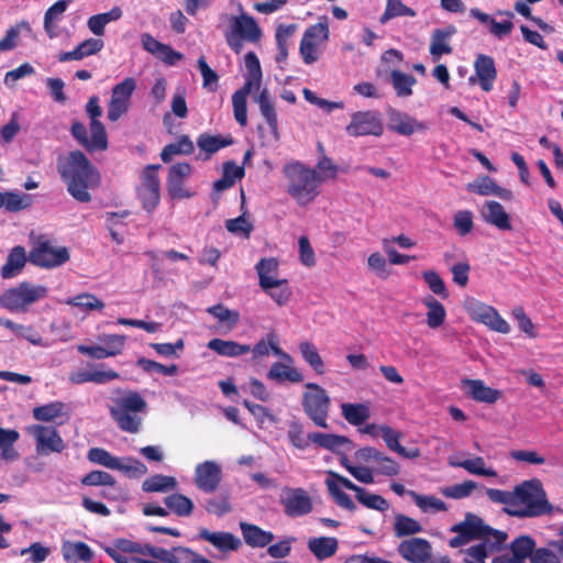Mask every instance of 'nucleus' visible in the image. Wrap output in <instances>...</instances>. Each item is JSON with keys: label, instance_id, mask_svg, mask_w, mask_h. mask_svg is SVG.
I'll use <instances>...</instances> for the list:
<instances>
[{"label": "nucleus", "instance_id": "1", "mask_svg": "<svg viewBox=\"0 0 563 563\" xmlns=\"http://www.w3.org/2000/svg\"><path fill=\"white\" fill-rule=\"evenodd\" d=\"M244 63L246 68L245 82L243 87L236 90L232 96L234 118L241 126L247 124L246 98L250 93L255 92L253 99L258 104L261 114L269 126L273 142L276 143L280 137L278 119L268 89L262 87L263 73L260 60L255 53L250 52L245 55Z\"/></svg>", "mask_w": 563, "mask_h": 563}, {"label": "nucleus", "instance_id": "2", "mask_svg": "<svg viewBox=\"0 0 563 563\" xmlns=\"http://www.w3.org/2000/svg\"><path fill=\"white\" fill-rule=\"evenodd\" d=\"M451 531L457 533L449 541L452 548H459L474 539L482 541L464 550L465 563H486L487 555L499 550L507 539L505 532L485 526L483 520L473 514H467L462 522L451 528Z\"/></svg>", "mask_w": 563, "mask_h": 563}, {"label": "nucleus", "instance_id": "3", "mask_svg": "<svg viewBox=\"0 0 563 563\" xmlns=\"http://www.w3.org/2000/svg\"><path fill=\"white\" fill-rule=\"evenodd\" d=\"M58 172L67 185L68 192L80 202H88L91 196L89 189L100 184L98 170L79 151L70 152L58 162Z\"/></svg>", "mask_w": 563, "mask_h": 563}, {"label": "nucleus", "instance_id": "4", "mask_svg": "<svg viewBox=\"0 0 563 563\" xmlns=\"http://www.w3.org/2000/svg\"><path fill=\"white\" fill-rule=\"evenodd\" d=\"M110 401L108 409L117 426L129 433L139 432L148 411L146 400L135 390L117 388Z\"/></svg>", "mask_w": 563, "mask_h": 563}, {"label": "nucleus", "instance_id": "5", "mask_svg": "<svg viewBox=\"0 0 563 563\" xmlns=\"http://www.w3.org/2000/svg\"><path fill=\"white\" fill-rule=\"evenodd\" d=\"M286 192L300 207L310 205L320 195V179L317 170L298 162L283 167Z\"/></svg>", "mask_w": 563, "mask_h": 563}, {"label": "nucleus", "instance_id": "6", "mask_svg": "<svg viewBox=\"0 0 563 563\" xmlns=\"http://www.w3.org/2000/svg\"><path fill=\"white\" fill-rule=\"evenodd\" d=\"M512 503L515 506L510 509V516L519 518L538 517L552 510L542 483L537 478L517 485L512 492Z\"/></svg>", "mask_w": 563, "mask_h": 563}, {"label": "nucleus", "instance_id": "7", "mask_svg": "<svg viewBox=\"0 0 563 563\" xmlns=\"http://www.w3.org/2000/svg\"><path fill=\"white\" fill-rule=\"evenodd\" d=\"M86 111L91 120L90 136L87 134L86 126L80 122L71 125L73 136L88 151H102L108 146L107 133L104 126L99 121L102 109L99 106L98 97H91L86 106Z\"/></svg>", "mask_w": 563, "mask_h": 563}, {"label": "nucleus", "instance_id": "8", "mask_svg": "<svg viewBox=\"0 0 563 563\" xmlns=\"http://www.w3.org/2000/svg\"><path fill=\"white\" fill-rule=\"evenodd\" d=\"M47 294L45 286L23 282L0 295V306L10 312L25 313L31 306L45 299Z\"/></svg>", "mask_w": 563, "mask_h": 563}, {"label": "nucleus", "instance_id": "9", "mask_svg": "<svg viewBox=\"0 0 563 563\" xmlns=\"http://www.w3.org/2000/svg\"><path fill=\"white\" fill-rule=\"evenodd\" d=\"M462 307L474 322L482 323L498 333L507 334L510 332V324L493 306L466 296L462 301Z\"/></svg>", "mask_w": 563, "mask_h": 563}, {"label": "nucleus", "instance_id": "10", "mask_svg": "<svg viewBox=\"0 0 563 563\" xmlns=\"http://www.w3.org/2000/svg\"><path fill=\"white\" fill-rule=\"evenodd\" d=\"M306 391L302 395V407L306 415L320 428H328V413L330 409V397L327 391L313 383L306 384Z\"/></svg>", "mask_w": 563, "mask_h": 563}, {"label": "nucleus", "instance_id": "11", "mask_svg": "<svg viewBox=\"0 0 563 563\" xmlns=\"http://www.w3.org/2000/svg\"><path fill=\"white\" fill-rule=\"evenodd\" d=\"M329 35L330 31L325 19L305 31L299 52L306 65H311L320 58L322 47L328 42Z\"/></svg>", "mask_w": 563, "mask_h": 563}, {"label": "nucleus", "instance_id": "12", "mask_svg": "<svg viewBox=\"0 0 563 563\" xmlns=\"http://www.w3.org/2000/svg\"><path fill=\"white\" fill-rule=\"evenodd\" d=\"M69 251L66 246L52 243L49 240L38 239L30 252V261L36 266L54 268L69 261Z\"/></svg>", "mask_w": 563, "mask_h": 563}, {"label": "nucleus", "instance_id": "13", "mask_svg": "<svg viewBox=\"0 0 563 563\" xmlns=\"http://www.w3.org/2000/svg\"><path fill=\"white\" fill-rule=\"evenodd\" d=\"M279 503L284 514L291 518L306 516L313 509L310 494L301 487H284L279 495Z\"/></svg>", "mask_w": 563, "mask_h": 563}, {"label": "nucleus", "instance_id": "14", "mask_svg": "<svg viewBox=\"0 0 563 563\" xmlns=\"http://www.w3.org/2000/svg\"><path fill=\"white\" fill-rule=\"evenodd\" d=\"M157 168V166H147L141 175V184L137 188L142 207L148 213H152L161 201V183Z\"/></svg>", "mask_w": 563, "mask_h": 563}, {"label": "nucleus", "instance_id": "15", "mask_svg": "<svg viewBox=\"0 0 563 563\" xmlns=\"http://www.w3.org/2000/svg\"><path fill=\"white\" fill-rule=\"evenodd\" d=\"M27 431L35 439V450L41 455L62 453L66 448L65 441L55 428L34 424L29 427Z\"/></svg>", "mask_w": 563, "mask_h": 563}, {"label": "nucleus", "instance_id": "16", "mask_svg": "<svg viewBox=\"0 0 563 563\" xmlns=\"http://www.w3.org/2000/svg\"><path fill=\"white\" fill-rule=\"evenodd\" d=\"M135 89L136 81L132 77L125 78L112 88L111 99L108 104V119L110 121L114 122L128 112L130 100Z\"/></svg>", "mask_w": 563, "mask_h": 563}, {"label": "nucleus", "instance_id": "17", "mask_svg": "<svg viewBox=\"0 0 563 563\" xmlns=\"http://www.w3.org/2000/svg\"><path fill=\"white\" fill-rule=\"evenodd\" d=\"M351 136L375 135L384 132L380 115L376 111H358L352 114L351 122L345 128Z\"/></svg>", "mask_w": 563, "mask_h": 563}, {"label": "nucleus", "instance_id": "18", "mask_svg": "<svg viewBox=\"0 0 563 563\" xmlns=\"http://www.w3.org/2000/svg\"><path fill=\"white\" fill-rule=\"evenodd\" d=\"M387 117L388 129L402 136H410L415 133H424L429 129L427 122L419 121L409 113L397 109H389Z\"/></svg>", "mask_w": 563, "mask_h": 563}, {"label": "nucleus", "instance_id": "19", "mask_svg": "<svg viewBox=\"0 0 563 563\" xmlns=\"http://www.w3.org/2000/svg\"><path fill=\"white\" fill-rule=\"evenodd\" d=\"M222 478L221 466L214 461H205L195 467V484L205 493H213Z\"/></svg>", "mask_w": 563, "mask_h": 563}, {"label": "nucleus", "instance_id": "20", "mask_svg": "<svg viewBox=\"0 0 563 563\" xmlns=\"http://www.w3.org/2000/svg\"><path fill=\"white\" fill-rule=\"evenodd\" d=\"M191 174V166L187 163H178L169 168L167 178V191L173 199H185L192 196L184 181Z\"/></svg>", "mask_w": 563, "mask_h": 563}, {"label": "nucleus", "instance_id": "21", "mask_svg": "<svg viewBox=\"0 0 563 563\" xmlns=\"http://www.w3.org/2000/svg\"><path fill=\"white\" fill-rule=\"evenodd\" d=\"M399 554L411 563H426L431 556V545L422 538H411L398 545Z\"/></svg>", "mask_w": 563, "mask_h": 563}, {"label": "nucleus", "instance_id": "22", "mask_svg": "<svg viewBox=\"0 0 563 563\" xmlns=\"http://www.w3.org/2000/svg\"><path fill=\"white\" fill-rule=\"evenodd\" d=\"M482 219L500 231H511V218L504 206L495 200L486 201L479 210Z\"/></svg>", "mask_w": 563, "mask_h": 563}, {"label": "nucleus", "instance_id": "23", "mask_svg": "<svg viewBox=\"0 0 563 563\" xmlns=\"http://www.w3.org/2000/svg\"><path fill=\"white\" fill-rule=\"evenodd\" d=\"M464 393L476 401L494 404L501 397V391L490 388L481 379L462 380Z\"/></svg>", "mask_w": 563, "mask_h": 563}, {"label": "nucleus", "instance_id": "24", "mask_svg": "<svg viewBox=\"0 0 563 563\" xmlns=\"http://www.w3.org/2000/svg\"><path fill=\"white\" fill-rule=\"evenodd\" d=\"M466 189L479 196H496L504 200H512L514 194L511 190L499 187L488 176L476 178L474 181L466 185Z\"/></svg>", "mask_w": 563, "mask_h": 563}, {"label": "nucleus", "instance_id": "25", "mask_svg": "<svg viewBox=\"0 0 563 563\" xmlns=\"http://www.w3.org/2000/svg\"><path fill=\"white\" fill-rule=\"evenodd\" d=\"M455 33L456 29L453 25L435 29L432 32L429 49L434 62L439 60L442 55L452 53L450 40Z\"/></svg>", "mask_w": 563, "mask_h": 563}, {"label": "nucleus", "instance_id": "26", "mask_svg": "<svg viewBox=\"0 0 563 563\" xmlns=\"http://www.w3.org/2000/svg\"><path fill=\"white\" fill-rule=\"evenodd\" d=\"M292 364L294 360L291 356L290 361L283 360V362L273 363L267 372V378L278 384H283L285 382L301 383L303 380V375Z\"/></svg>", "mask_w": 563, "mask_h": 563}, {"label": "nucleus", "instance_id": "27", "mask_svg": "<svg viewBox=\"0 0 563 563\" xmlns=\"http://www.w3.org/2000/svg\"><path fill=\"white\" fill-rule=\"evenodd\" d=\"M199 538L210 542L221 552L236 551L241 547V540L231 532H211L206 528L199 530Z\"/></svg>", "mask_w": 563, "mask_h": 563}, {"label": "nucleus", "instance_id": "28", "mask_svg": "<svg viewBox=\"0 0 563 563\" xmlns=\"http://www.w3.org/2000/svg\"><path fill=\"white\" fill-rule=\"evenodd\" d=\"M261 288H271L279 285V263L274 257L262 258L255 266Z\"/></svg>", "mask_w": 563, "mask_h": 563}, {"label": "nucleus", "instance_id": "29", "mask_svg": "<svg viewBox=\"0 0 563 563\" xmlns=\"http://www.w3.org/2000/svg\"><path fill=\"white\" fill-rule=\"evenodd\" d=\"M474 68L481 88L490 91L497 76L493 58L487 55L477 56Z\"/></svg>", "mask_w": 563, "mask_h": 563}, {"label": "nucleus", "instance_id": "30", "mask_svg": "<svg viewBox=\"0 0 563 563\" xmlns=\"http://www.w3.org/2000/svg\"><path fill=\"white\" fill-rule=\"evenodd\" d=\"M231 31L249 42H257L262 35L256 21L246 14L231 18Z\"/></svg>", "mask_w": 563, "mask_h": 563}, {"label": "nucleus", "instance_id": "31", "mask_svg": "<svg viewBox=\"0 0 563 563\" xmlns=\"http://www.w3.org/2000/svg\"><path fill=\"white\" fill-rule=\"evenodd\" d=\"M148 552L150 556L165 563H196L198 556L197 553L181 547L175 548L172 551L155 547V550H150Z\"/></svg>", "mask_w": 563, "mask_h": 563}, {"label": "nucleus", "instance_id": "32", "mask_svg": "<svg viewBox=\"0 0 563 563\" xmlns=\"http://www.w3.org/2000/svg\"><path fill=\"white\" fill-rule=\"evenodd\" d=\"M209 350L223 357H239L250 353L251 346L232 340L212 339L207 343Z\"/></svg>", "mask_w": 563, "mask_h": 563}, {"label": "nucleus", "instance_id": "33", "mask_svg": "<svg viewBox=\"0 0 563 563\" xmlns=\"http://www.w3.org/2000/svg\"><path fill=\"white\" fill-rule=\"evenodd\" d=\"M250 352L254 361L268 356L271 352L284 361H290V355L279 347L276 335L273 333L257 341Z\"/></svg>", "mask_w": 563, "mask_h": 563}, {"label": "nucleus", "instance_id": "34", "mask_svg": "<svg viewBox=\"0 0 563 563\" xmlns=\"http://www.w3.org/2000/svg\"><path fill=\"white\" fill-rule=\"evenodd\" d=\"M123 11L120 7H113L110 11L91 15L87 20L89 31L96 36H102L106 32V26L110 22L120 20Z\"/></svg>", "mask_w": 563, "mask_h": 563}, {"label": "nucleus", "instance_id": "35", "mask_svg": "<svg viewBox=\"0 0 563 563\" xmlns=\"http://www.w3.org/2000/svg\"><path fill=\"white\" fill-rule=\"evenodd\" d=\"M240 528L244 541L250 547L263 548L274 540V534L271 531H265L255 525L240 522Z\"/></svg>", "mask_w": 563, "mask_h": 563}, {"label": "nucleus", "instance_id": "36", "mask_svg": "<svg viewBox=\"0 0 563 563\" xmlns=\"http://www.w3.org/2000/svg\"><path fill=\"white\" fill-rule=\"evenodd\" d=\"M62 554L66 562L76 563L78 561L90 562L92 560V551L84 542L64 541L62 544Z\"/></svg>", "mask_w": 563, "mask_h": 563}, {"label": "nucleus", "instance_id": "37", "mask_svg": "<svg viewBox=\"0 0 563 563\" xmlns=\"http://www.w3.org/2000/svg\"><path fill=\"white\" fill-rule=\"evenodd\" d=\"M20 434L16 430L0 428V459L4 462H14L20 454L14 448Z\"/></svg>", "mask_w": 563, "mask_h": 563}, {"label": "nucleus", "instance_id": "38", "mask_svg": "<svg viewBox=\"0 0 563 563\" xmlns=\"http://www.w3.org/2000/svg\"><path fill=\"white\" fill-rule=\"evenodd\" d=\"M449 464L453 467H462L467 471L470 474L486 476V477H496L497 472L492 467H486L485 461L481 456H476L474 459L459 461L455 456H451L449 459Z\"/></svg>", "mask_w": 563, "mask_h": 563}, {"label": "nucleus", "instance_id": "39", "mask_svg": "<svg viewBox=\"0 0 563 563\" xmlns=\"http://www.w3.org/2000/svg\"><path fill=\"white\" fill-rule=\"evenodd\" d=\"M233 143V139L230 135H212L202 133L197 139L198 147L206 153V159L219 150L227 147Z\"/></svg>", "mask_w": 563, "mask_h": 563}, {"label": "nucleus", "instance_id": "40", "mask_svg": "<svg viewBox=\"0 0 563 563\" xmlns=\"http://www.w3.org/2000/svg\"><path fill=\"white\" fill-rule=\"evenodd\" d=\"M380 437L384 439L386 445L391 451L398 453L402 457L406 459H416L420 456L419 449H411L407 450L399 443L400 433L393 428L386 426L385 428L380 429Z\"/></svg>", "mask_w": 563, "mask_h": 563}, {"label": "nucleus", "instance_id": "41", "mask_svg": "<svg viewBox=\"0 0 563 563\" xmlns=\"http://www.w3.org/2000/svg\"><path fill=\"white\" fill-rule=\"evenodd\" d=\"M427 308L426 322L430 329H438L444 322L446 318V310L444 306L432 296H427L422 300Z\"/></svg>", "mask_w": 563, "mask_h": 563}, {"label": "nucleus", "instance_id": "42", "mask_svg": "<svg viewBox=\"0 0 563 563\" xmlns=\"http://www.w3.org/2000/svg\"><path fill=\"white\" fill-rule=\"evenodd\" d=\"M25 263V250L22 246L13 247L1 268V276L5 279L15 277L23 269Z\"/></svg>", "mask_w": 563, "mask_h": 563}, {"label": "nucleus", "instance_id": "43", "mask_svg": "<svg viewBox=\"0 0 563 563\" xmlns=\"http://www.w3.org/2000/svg\"><path fill=\"white\" fill-rule=\"evenodd\" d=\"M308 549L319 560L332 556L338 550V540L332 537L312 538L308 542Z\"/></svg>", "mask_w": 563, "mask_h": 563}, {"label": "nucleus", "instance_id": "44", "mask_svg": "<svg viewBox=\"0 0 563 563\" xmlns=\"http://www.w3.org/2000/svg\"><path fill=\"white\" fill-rule=\"evenodd\" d=\"M178 482L174 476H167L162 474L153 475L146 478L142 488L147 493H166L176 489Z\"/></svg>", "mask_w": 563, "mask_h": 563}, {"label": "nucleus", "instance_id": "45", "mask_svg": "<svg viewBox=\"0 0 563 563\" xmlns=\"http://www.w3.org/2000/svg\"><path fill=\"white\" fill-rule=\"evenodd\" d=\"M341 413L349 423L360 426L369 418L371 410L366 404L344 402L341 405Z\"/></svg>", "mask_w": 563, "mask_h": 563}, {"label": "nucleus", "instance_id": "46", "mask_svg": "<svg viewBox=\"0 0 563 563\" xmlns=\"http://www.w3.org/2000/svg\"><path fill=\"white\" fill-rule=\"evenodd\" d=\"M408 496L412 498L416 506L424 514H435L448 510L445 503L433 495H421L416 492H409Z\"/></svg>", "mask_w": 563, "mask_h": 563}, {"label": "nucleus", "instance_id": "47", "mask_svg": "<svg viewBox=\"0 0 563 563\" xmlns=\"http://www.w3.org/2000/svg\"><path fill=\"white\" fill-rule=\"evenodd\" d=\"M65 404L53 401L33 409V417L37 421L52 422L65 416Z\"/></svg>", "mask_w": 563, "mask_h": 563}, {"label": "nucleus", "instance_id": "48", "mask_svg": "<svg viewBox=\"0 0 563 563\" xmlns=\"http://www.w3.org/2000/svg\"><path fill=\"white\" fill-rule=\"evenodd\" d=\"M2 208L10 212H18L32 205V196L16 191H2Z\"/></svg>", "mask_w": 563, "mask_h": 563}, {"label": "nucleus", "instance_id": "49", "mask_svg": "<svg viewBox=\"0 0 563 563\" xmlns=\"http://www.w3.org/2000/svg\"><path fill=\"white\" fill-rule=\"evenodd\" d=\"M167 508L179 517H188L192 514L194 503L183 494H172L164 499Z\"/></svg>", "mask_w": 563, "mask_h": 563}, {"label": "nucleus", "instance_id": "50", "mask_svg": "<svg viewBox=\"0 0 563 563\" xmlns=\"http://www.w3.org/2000/svg\"><path fill=\"white\" fill-rule=\"evenodd\" d=\"M66 305L77 307L79 310L89 312L102 310L104 303L97 296L90 292H82L66 300Z\"/></svg>", "mask_w": 563, "mask_h": 563}, {"label": "nucleus", "instance_id": "51", "mask_svg": "<svg viewBox=\"0 0 563 563\" xmlns=\"http://www.w3.org/2000/svg\"><path fill=\"white\" fill-rule=\"evenodd\" d=\"M390 81L398 97L407 98L412 95V87L417 80L413 76L399 70L390 73Z\"/></svg>", "mask_w": 563, "mask_h": 563}, {"label": "nucleus", "instance_id": "52", "mask_svg": "<svg viewBox=\"0 0 563 563\" xmlns=\"http://www.w3.org/2000/svg\"><path fill=\"white\" fill-rule=\"evenodd\" d=\"M208 313L213 316L219 323L223 324L228 331L233 330L240 321V313L222 305H216L207 309Z\"/></svg>", "mask_w": 563, "mask_h": 563}, {"label": "nucleus", "instance_id": "53", "mask_svg": "<svg viewBox=\"0 0 563 563\" xmlns=\"http://www.w3.org/2000/svg\"><path fill=\"white\" fill-rule=\"evenodd\" d=\"M70 0H58L45 12L44 29L49 37L55 36L56 22L60 20Z\"/></svg>", "mask_w": 563, "mask_h": 563}, {"label": "nucleus", "instance_id": "54", "mask_svg": "<svg viewBox=\"0 0 563 563\" xmlns=\"http://www.w3.org/2000/svg\"><path fill=\"white\" fill-rule=\"evenodd\" d=\"M536 542L528 536H521L516 538L510 544L511 554L519 559L522 563H526L527 559L534 554Z\"/></svg>", "mask_w": 563, "mask_h": 563}, {"label": "nucleus", "instance_id": "55", "mask_svg": "<svg viewBox=\"0 0 563 563\" xmlns=\"http://www.w3.org/2000/svg\"><path fill=\"white\" fill-rule=\"evenodd\" d=\"M194 152V143L187 135H183L176 143L166 145L161 154L162 159L167 163L177 154H191Z\"/></svg>", "mask_w": 563, "mask_h": 563}, {"label": "nucleus", "instance_id": "56", "mask_svg": "<svg viewBox=\"0 0 563 563\" xmlns=\"http://www.w3.org/2000/svg\"><path fill=\"white\" fill-rule=\"evenodd\" d=\"M341 464L358 482L363 484H373L375 482L374 467L355 465L345 456L341 459Z\"/></svg>", "mask_w": 563, "mask_h": 563}, {"label": "nucleus", "instance_id": "57", "mask_svg": "<svg viewBox=\"0 0 563 563\" xmlns=\"http://www.w3.org/2000/svg\"><path fill=\"white\" fill-rule=\"evenodd\" d=\"M309 438L311 442L331 451H336L339 448L349 443L347 438L330 433L313 432L309 433Z\"/></svg>", "mask_w": 563, "mask_h": 563}, {"label": "nucleus", "instance_id": "58", "mask_svg": "<svg viewBox=\"0 0 563 563\" xmlns=\"http://www.w3.org/2000/svg\"><path fill=\"white\" fill-rule=\"evenodd\" d=\"M478 487L477 483L474 481H464L459 484H454L451 486L442 487L440 493L448 498L452 499H462L472 495V493Z\"/></svg>", "mask_w": 563, "mask_h": 563}, {"label": "nucleus", "instance_id": "59", "mask_svg": "<svg viewBox=\"0 0 563 563\" xmlns=\"http://www.w3.org/2000/svg\"><path fill=\"white\" fill-rule=\"evenodd\" d=\"M24 31H31L30 24L25 21H22L11 26L7 31L5 36L0 41V52H8L15 48L18 46L21 33Z\"/></svg>", "mask_w": 563, "mask_h": 563}, {"label": "nucleus", "instance_id": "60", "mask_svg": "<svg viewBox=\"0 0 563 563\" xmlns=\"http://www.w3.org/2000/svg\"><path fill=\"white\" fill-rule=\"evenodd\" d=\"M397 16H416V12L405 5L401 0H386L385 11L379 19L380 23L384 24Z\"/></svg>", "mask_w": 563, "mask_h": 563}, {"label": "nucleus", "instance_id": "61", "mask_svg": "<svg viewBox=\"0 0 563 563\" xmlns=\"http://www.w3.org/2000/svg\"><path fill=\"white\" fill-rule=\"evenodd\" d=\"M300 353L303 360L310 365V367L317 374L324 373V363L317 350V347L310 342H301L299 344Z\"/></svg>", "mask_w": 563, "mask_h": 563}, {"label": "nucleus", "instance_id": "62", "mask_svg": "<svg viewBox=\"0 0 563 563\" xmlns=\"http://www.w3.org/2000/svg\"><path fill=\"white\" fill-rule=\"evenodd\" d=\"M394 530L397 537H404L421 532L422 527L413 518L405 515H397L395 518Z\"/></svg>", "mask_w": 563, "mask_h": 563}, {"label": "nucleus", "instance_id": "63", "mask_svg": "<svg viewBox=\"0 0 563 563\" xmlns=\"http://www.w3.org/2000/svg\"><path fill=\"white\" fill-rule=\"evenodd\" d=\"M356 499L365 507L378 511L388 509V501L380 495L367 492L365 488L357 489Z\"/></svg>", "mask_w": 563, "mask_h": 563}, {"label": "nucleus", "instance_id": "64", "mask_svg": "<svg viewBox=\"0 0 563 563\" xmlns=\"http://www.w3.org/2000/svg\"><path fill=\"white\" fill-rule=\"evenodd\" d=\"M422 278L429 289L437 296L441 297L442 299H446L449 297V290L446 288V285L444 280L440 277V275L432 269L424 271L422 273Z\"/></svg>", "mask_w": 563, "mask_h": 563}]
</instances>
